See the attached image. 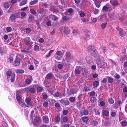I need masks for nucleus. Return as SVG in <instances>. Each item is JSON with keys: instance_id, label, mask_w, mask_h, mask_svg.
I'll return each instance as SVG.
<instances>
[{"instance_id": "1", "label": "nucleus", "mask_w": 127, "mask_h": 127, "mask_svg": "<svg viewBox=\"0 0 127 127\" xmlns=\"http://www.w3.org/2000/svg\"><path fill=\"white\" fill-rule=\"evenodd\" d=\"M60 30L62 33H63V32L66 35H67L70 32L69 29L66 27H62L60 28Z\"/></svg>"}, {"instance_id": "2", "label": "nucleus", "mask_w": 127, "mask_h": 127, "mask_svg": "<svg viewBox=\"0 0 127 127\" xmlns=\"http://www.w3.org/2000/svg\"><path fill=\"white\" fill-rule=\"evenodd\" d=\"M112 10L110 5L109 4H107L103 7L102 11L103 12H105L108 11H110Z\"/></svg>"}, {"instance_id": "3", "label": "nucleus", "mask_w": 127, "mask_h": 127, "mask_svg": "<svg viewBox=\"0 0 127 127\" xmlns=\"http://www.w3.org/2000/svg\"><path fill=\"white\" fill-rule=\"evenodd\" d=\"M96 61L97 64V66H98L100 64H101V63L103 60V58L102 56L99 55L96 58Z\"/></svg>"}, {"instance_id": "4", "label": "nucleus", "mask_w": 127, "mask_h": 127, "mask_svg": "<svg viewBox=\"0 0 127 127\" xmlns=\"http://www.w3.org/2000/svg\"><path fill=\"white\" fill-rule=\"evenodd\" d=\"M90 49V54L92 55L95 57V58L99 56L96 50L93 47H92Z\"/></svg>"}, {"instance_id": "5", "label": "nucleus", "mask_w": 127, "mask_h": 127, "mask_svg": "<svg viewBox=\"0 0 127 127\" xmlns=\"http://www.w3.org/2000/svg\"><path fill=\"white\" fill-rule=\"evenodd\" d=\"M65 59L68 62H71L73 59V57L70 53L67 52L66 54Z\"/></svg>"}, {"instance_id": "6", "label": "nucleus", "mask_w": 127, "mask_h": 127, "mask_svg": "<svg viewBox=\"0 0 127 127\" xmlns=\"http://www.w3.org/2000/svg\"><path fill=\"white\" fill-rule=\"evenodd\" d=\"M38 13L41 15L44 16L46 13V10L43 8H40L37 10Z\"/></svg>"}, {"instance_id": "7", "label": "nucleus", "mask_w": 127, "mask_h": 127, "mask_svg": "<svg viewBox=\"0 0 127 127\" xmlns=\"http://www.w3.org/2000/svg\"><path fill=\"white\" fill-rule=\"evenodd\" d=\"M117 30L119 31L120 35L122 37H123L126 34V32H124L123 30L120 28L119 27H117L116 28Z\"/></svg>"}, {"instance_id": "8", "label": "nucleus", "mask_w": 127, "mask_h": 127, "mask_svg": "<svg viewBox=\"0 0 127 127\" xmlns=\"http://www.w3.org/2000/svg\"><path fill=\"white\" fill-rule=\"evenodd\" d=\"M21 61V60L20 59L16 58L13 63V65L15 66H18L20 65Z\"/></svg>"}, {"instance_id": "9", "label": "nucleus", "mask_w": 127, "mask_h": 127, "mask_svg": "<svg viewBox=\"0 0 127 127\" xmlns=\"http://www.w3.org/2000/svg\"><path fill=\"white\" fill-rule=\"evenodd\" d=\"M82 69V68L80 67H77L74 72L75 75L76 76H77L79 74Z\"/></svg>"}, {"instance_id": "10", "label": "nucleus", "mask_w": 127, "mask_h": 127, "mask_svg": "<svg viewBox=\"0 0 127 127\" xmlns=\"http://www.w3.org/2000/svg\"><path fill=\"white\" fill-rule=\"evenodd\" d=\"M98 67L104 69L105 68H108V67L107 65V63L105 62L104 60L102 61V64L99 65Z\"/></svg>"}, {"instance_id": "11", "label": "nucleus", "mask_w": 127, "mask_h": 127, "mask_svg": "<svg viewBox=\"0 0 127 127\" xmlns=\"http://www.w3.org/2000/svg\"><path fill=\"white\" fill-rule=\"evenodd\" d=\"M24 42L26 45H29L30 43L31 39L28 37H26L24 39Z\"/></svg>"}, {"instance_id": "12", "label": "nucleus", "mask_w": 127, "mask_h": 127, "mask_svg": "<svg viewBox=\"0 0 127 127\" xmlns=\"http://www.w3.org/2000/svg\"><path fill=\"white\" fill-rule=\"evenodd\" d=\"M31 99L29 98H27L26 99L25 101L27 104V107H29L32 106V103L31 102Z\"/></svg>"}, {"instance_id": "13", "label": "nucleus", "mask_w": 127, "mask_h": 127, "mask_svg": "<svg viewBox=\"0 0 127 127\" xmlns=\"http://www.w3.org/2000/svg\"><path fill=\"white\" fill-rule=\"evenodd\" d=\"M17 15L16 14H12L11 15L9 19L11 20V21H15L16 18L17 17Z\"/></svg>"}, {"instance_id": "14", "label": "nucleus", "mask_w": 127, "mask_h": 127, "mask_svg": "<svg viewBox=\"0 0 127 127\" xmlns=\"http://www.w3.org/2000/svg\"><path fill=\"white\" fill-rule=\"evenodd\" d=\"M123 91L124 93L122 94V96L126 98L127 97V87H124L123 89Z\"/></svg>"}, {"instance_id": "15", "label": "nucleus", "mask_w": 127, "mask_h": 127, "mask_svg": "<svg viewBox=\"0 0 127 127\" xmlns=\"http://www.w3.org/2000/svg\"><path fill=\"white\" fill-rule=\"evenodd\" d=\"M99 17V20L101 21L108 20V18H107L106 16L105 15H101Z\"/></svg>"}, {"instance_id": "16", "label": "nucleus", "mask_w": 127, "mask_h": 127, "mask_svg": "<svg viewBox=\"0 0 127 127\" xmlns=\"http://www.w3.org/2000/svg\"><path fill=\"white\" fill-rule=\"evenodd\" d=\"M102 115L103 117L104 116L108 117L109 115V112L108 110H103L102 112Z\"/></svg>"}, {"instance_id": "17", "label": "nucleus", "mask_w": 127, "mask_h": 127, "mask_svg": "<svg viewBox=\"0 0 127 127\" xmlns=\"http://www.w3.org/2000/svg\"><path fill=\"white\" fill-rule=\"evenodd\" d=\"M53 95L55 97H59L60 98H62L63 96H65V95L62 94L61 93L60 94L58 92L56 93Z\"/></svg>"}, {"instance_id": "18", "label": "nucleus", "mask_w": 127, "mask_h": 127, "mask_svg": "<svg viewBox=\"0 0 127 127\" xmlns=\"http://www.w3.org/2000/svg\"><path fill=\"white\" fill-rule=\"evenodd\" d=\"M89 113V112L88 110L84 109L80 113V114L82 116L83 115L86 116L88 115Z\"/></svg>"}, {"instance_id": "19", "label": "nucleus", "mask_w": 127, "mask_h": 127, "mask_svg": "<svg viewBox=\"0 0 127 127\" xmlns=\"http://www.w3.org/2000/svg\"><path fill=\"white\" fill-rule=\"evenodd\" d=\"M110 3L112 5L114 6H117L120 5V4L116 0L114 1L113 2L110 0Z\"/></svg>"}, {"instance_id": "20", "label": "nucleus", "mask_w": 127, "mask_h": 127, "mask_svg": "<svg viewBox=\"0 0 127 127\" xmlns=\"http://www.w3.org/2000/svg\"><path fill=\"white\" fill-rule=\"evenodd\" d=\"M49 18L53 20L57 21L58 19V18L55 15L51 14L49 16Z\"/></svg>"}, {"instance_id": "21", "label": "nucleus", "mask_w": 127, "mask_h": 127, "mask_svg": "<svg viewBox=\"0 0 127 127\" xmlns=\"http://www.w3.org/2000/svg\"><path fill=\"white\" fill-rule=\"evenodd\" d=\"M43 122L45 123L48 124L49 122V119L47 116H44L42 117Z\"/></svg>"}, {"instance_id": "22", "label": "nucleus", "mask_w": 127, "mask_h": 127, "mask_svg": "<svg viewBox=\"0 0 127 127\" xmlns=\"http://www.w3.org/2000/svg\"><path fill=\"white\" fill-rule=\"evenodd\" d=\"M98 124V122L96 120H94L92 121L90 123V125L93 126H97Z\"/></svg>"}, {"instance_id": "23", "label": "nucleus", "mask_w": 127, "mask_h": 127, "mask_svg": "<svg viewBox=\"0 0 127 127\" xmlns=\"http://www.w3.org/2000/svg\"><path fill=\"white\" fill-rule=\"evenodd\" d=\"M15 74L14 73H13L11 75L10 80L12 82H13L14 81L15 79Z\"/></svg>"}, {"instance_id": "24", "label": "nucleus", "mask_w": 127, "mask_h": 127, "mask_svg": "<svg viewBox=\"0 0 127 127\" xmlns=\"http://www.w3.org/2000/svg\"><path fill=\"white\" fill-rule=\"evenodd\" d=\"M36 90L37 92H41L43 91L44 89L42 87L38 86L37 87Z\"/></svg>"}, {"instance_id": "25", "label": "nucleus", "mask_w": 127, "mask_h": 127, "mask_svg": "<svg viewBox=\"0 0 127 127\" xmlns=\"http://www.w3.org/2000/svg\"><path fill=\"white\" fill-rule=\"evenodd\" d=\"M15 72L17 74H23L24 72V71L22 69H18L15 70Z\"/></svg>"}, {"instance_id": "26", "label": "nucleus", "mask_w": 127, "mask_h": 127, "mask_svg": "<svg viewBox=\"0 0 127 127\" xmlns=\"http://www.w3.org/2000/svg\"><path fill=\"white\" fill-rule=\"evenodd\" d=\"M93 110L95 112L96 115H98L99 116L100 115V113L99 110L95 108Z\"/></svg>"}, {"instance_id": "27", "label": "nucleus", "mask_w": 127, "mask_h": 127, "mask_svg": "<svg viewBox=\"0 0 127 127\" xmlns=\"http://www.w3.org/2000/svg\"><path fill=\"white\" fill-rule=\"evenodd\" d=\"M82 121L86 123L88 121L89 119L87 117H84L82 118Z\"/></svg>"}, {"instance_id": "28", "label": "nucleus", "mask_w": 127, "mask_h": 127, "mask_svg": "<svg viewBox=\"0 0 127 127\" xmlns=\"http://www.w3.org/2000/svg\"><path fill=\"white\" fill-rule=\"evenodd\" d=\"M61 125L62 127H69V125L68 124H66L65 123L63 122L62 121L61 122Z\"/></svg>"}, {"instance_id": "29", "label": "nucleus", "mask_w": 127, "mask_h": 127, "mask_svg": "<svg viewBox=\"0 0 127 127\" xmlns=\"http://www.w3.org/2000/svg\"><path fill=\"white\" fill-rule=\"evenodd\" d=\"M34 18V17L33 16L31 15H29L28 19V22L29 23L32 22V20Z\"/></svg>"}, {"instance_id": "30", "label": "nucleus", "mask_w": 127, "mask_h": 127, "mask_svg": "<svg viewBox=\"0 0 127 127\" xmlns=\"http://www.w3.org/2000/svg\"><path fill=\"white\" fill-rule=\"evenodd\" d=\"M63 122L66 123L68 122L69 119L66 116H65L62 118Z\"/></svg>"}, {"instance_id": "31", "label": "nucleus", "mask_w": 127, "mask_h": 127, "mask_svg": "<svg viewBox=\"0 0 127 127\" xmlns=\"http://www.w3.org/2000/svg\"><path fill=\"white\" fill-rule=\"evenodd\" d=\"M72 33L73 35H77L79 34L80 33L78 31L75 30H73Z\"/></svg>"}, {"instance_id": "32", "label": "nucleus", "mask_w": 127, "mask_h": 127, "mask_svg": "<svg viewBox=\"0 0 127 127\" xmlns=\"http://www.w3.org/2000/svg\"><path fill=\"white\" fill-rule=\"evenodd\" d=\"M53 75L51 73H49L46 76V78L48 79H51L53 77Z\"/></svg>"}, {"instance_id": "33", "label": "nucleus", "mask_w": 127, "mask_h": 127, "mask_svg": "<svg viewBox=\"0 0 127 127\" xmlns=\"http://www.w3.org/2000/svg\"><path fill=\"white\" fill-rule=\"evenodd\" d=\"M107 77L108 79V80L109 83H112L113 82L114 79L112 78L109 76H107Z\"/></svg>"}, {"instance_id": "34", "label": "nucleus", "mask_w": 127, "mask_h": 127, "mask_svg": "<svg viewBox=\"0 0 127 127\" xmlns=\"http://www.w3.org/2000/svg\"><path fill=\"white\" fill-rule=\"evenodd\" d=\"M3 6L5 8H8L9 7L10 4L6 2L3 4Z\"/></svg>"}, {"instance_id": "35", "label": "nucleus", "mask_w": 127, "mask_h": 127, "mask_svg": "<svg viewBox=\"0 0 127 127\" xmlns=\"http://www.w3.org/2000/svg\"><path fill=\"white\" fill-rule=\"evenodd\" d=\"M81 71L82 72V74L83 75L86 74L88 73L87 70L85 68H82Z\"/></svg>"}, {"instance_id": "36", "label": "nucleus", "mask_w": 127, "mask_h": 127, "mask_svg": "<svg viewBox=\"0 0 127 127\" xmlns=\"http://www.w3.org/2000/svg\"><path fill=\"white\" fill-rule=\"evenodd\" d=\"M90 100L92 102L94 103L96 101V99L95 97H93L90 98Z\"/></svg>"}, {"instance_id": "37", "label": "nucleus", "mask_w": 127, "mask_h": 127, "mask_svg": "<svg viewBox=\"0 0 127 127\" xmlns=\"http://www.w3.org/2000/svg\"><path fill=\"white\" fill-rule=\"evenodd\" d=\"M37 0H34L31 1L30 3V4L31 5H34L38 2Z\"/></svg>"}, {"instance_id": "38", "label": "nucleus", "mask_w": 127, "mask_h": 127, "mask_svg": "<svg viewBox=\"0 0 127 127\" xmlns=\"http://www.w3.org/2000/svg\"><path fill=\"white\" fill-rule=\"evenodd\" d=\"M121 124L122 126H125L127 125V122L125 120L122 121L121 122Z\"/></svg>"}, {"instance_id": "39", "label": "nucleus", "mask_w": 127, "mask_h": 127, "mask_svg": "<svg viewBox=\"0 0 127 127\" xmlns=\"http://www.w3.org/2000/svg\"><path fill=\"white\" fill-rule=\"evenodd\" d=\"M16 98L17 101L19 102H20L21 101V100H22V97L21 96L19 95H17V94L16 95Z\"/></svg>"}, {"instance_id": "40", "label": "nucleus", "mask_w": 127, "mask_h": 127, "mask_svg": "<svg viewBox=\"0 0 127 127\" xmlns=\"http://www.w3.org/2000/svg\"><path fill=\"white\" fill-rule=\"evenodd\" d=\"M94 1L95 4L97 8H99L100 6V4L98 2L96 1Z\"/></svg>"}, {"instance_id": "41", "label": "nucleus", "mask_w": 127, "mask_h": 127, "mask_svg": "<svg viewBox=\"0 0 127 127\" xmlns=\"http://www.w3.org/2000/svg\"><path fill=\"white\" fill-rule=\"evenodd\" d=\"M107 24V23L105 22L104 23L101 24V26L102 29H104L105 28Z\"/></svg>"}, {"instance_id": "42", "label": "nucleus", "mask_w": 127, "mask_h": 127, "mask_svg": "<svg viewBox=\"0 0 127 127\" xmlns=\"http://www.w3.org/2000/svg\"><path fill=\"white\" fill-rule=\"evenodd\" d=\"M69 100L71 102H74L75 100V98L74 97H71L69 99Z\"/></svg>"}, {"instance_id": "43", "label": "nucleus", "mask_w": 127, "mask_h": 127, "mask_svg": "<svg viewBox=\"0 0 127 127\" xmlns=\"http://www.w3.org/2000/svg\"><path fill=\"white\" fill-rule=\"evenodd\" d=\"M34 120L36 122L38 123L40 122V119L39 117H36L34 118Z\"/></svg>"}, {"instance_id": "44", "label": "nucleus", "mask_w": 127, "mask_h": 127, "mask_svg": "<svg viewBox=\"0 0 127 127\" xmlns=\"http://www.w3.org/2000/svg\"><path fill=\"white\" fill-rule=\"evenodd\" d=\"M99 83L98 81H95L93 83V85L94 86L97 87L99 85Z\"/></svg>"}, {"instance_id": "45", "label": "nucleus", "mask_w": 127, "mask_h": 127, "mask_svg": "<svg viewBox=\"0 0 127 127\" xmlns=\"http://www.w3.org/2000/svg\"><path fill=\"white\" fill-rule=\"evenodd\" d=\"M60 9V8H55L52 10L53 12V13L58 12H59V10Z\"/></svg>"}, {"instance_id": "46", "label": "nucleus", "mask_w": 127, "mask_h": 127, "mask_svg": "<svg viewBox=\"0 0 127 127\" xmlns=\"http://www.w3.org/2000/svg\"><path fill=\"white\" fill-rule=\"evenodd\" d=\"M108 101L110 104H112L114 103V100L112 98H110L108 99Z\"/></svg>"}, {"instance_id": "47", "label": "nucleus", "mask_w": 127, "mask_h": 127, "mask_svg": "<svg viewBox=\"0 0 127 127\" xmlns=\"http://www.w3.org/2000/svg\"><path fill=\"white\" fill-rule=\"evenodd\" d=\"M110 114L112 117H115L116 115V112L113 111L112 110H111V112H110Z\"/></svg>"}, {"instance_id": "48", "label": "nucleus", "mask_w": 127, "mask_h": 127, "mask_svg": "<svg viewBox=\"0 0 127 127\" xmlns=\"http://www.w3.org/2000/svg\"><path fill=\"white\" fill-rule=\"evenodd\" d=\"M12 72L10 70L8 71H7L6 74L7 76H11V75H12Z\"/></svg>"}, {"instance_id": "49", "label": "nucleus", "mask_w": 127, "mask_h": 127, "mask_svg": "<svg viewBox=\"0 0 127 127\" xmlns=\"http://www.w3.org/2000/svg\"><path fill=\"white\" fill-rule=\"evenodd\" d=\"M27 2V0H24L23 1L21 2L20 4V6H22L23 5H25Z\"/></svg>"}, {"instance_id": "50", "label": "nucleus", "mask_w": 127, "mask_h": 127, "mask_svg": "<svg viewBox=\"0 0 127 127\" xmlns=\"http://www.w3.org/2000/svg\"><path fill=\"white\" fill-rule=\"evenodd\" d=\"M32 80V79L31 80L29 79H27L25 81L27 84H29L31 83V81Z\"/></svg>"}, {"instance_id": "51", "label": "nucleus", "mask_w": 127, "mask_h": 127, "mask_svg": "<svg viewBox=\"0 0 127 127\" xmlns=\"http://www.w3.org/2000/svg\"><path fill=\"white\" fill-rule=\"evenodd\" d=\"M31 60H33V61H34V64H35V65H36V66H37L38 65L39 62L37 61L36 60H35L34 59H31Z\"/></svg>"}, {"instance_id": "52", "label": "nucleus", "mask_w": 127, "mask_h": 127, "mask_svg": "<svg viewBox=\"0 0 127 127\" xmlns=\"http://www.w3.org/2000/svg\"><path fill=\"white\" fill-rule=\"evenodd\" d=\"M74 12V10L72 8H70L69 9L68 11L67 12L70 14H71L73 13Z\"/></svg>"}, {"instance_id": "53", "label": "nucleus", "mask_w": 127, "mask_h": 127, "mask_svg": "<svg viewBox=\"0 0 127 127\" xmlns=\"http://www.w3.org/2000/svg\"><path fill=\"white\" fill-rule=\"evenodd\" d=\"M121 21H122L125 25H127V19H126L124 20H120Z\"/></svg>"}, {"instance_id": "54", "label": "nucleus", "mask_w": 127, "mask_h": 127, "mask_svg": "<svg viewBox=\"0 0 127 127\" xmlns=\"http://www.w3.org/2000/svg\"><path fill=\"white\" fill-rule=\"evenodd\" d=\"M79 13L80 16L82 17H84L85 15V13L83 12H80Z\"/></svg>"}, {"instance_id": "55", "label": "nucleus", "mask_w": 127, "mask_h": 127, "mask_svg": "<svg viewBox=\"0 0 127 127\" xmlns=\"http://www.w3.org/2000/svg\"><path fill=\"white\" fill-rule=\"evenodd\" d=\"M54 51L53 50H50L48 54L46 56V57L47 58H48L49 57L51 56V53L53 52Z\"/></svg>"}, {"instance_id": "56", "label": "nucleus", "mask_w": 127, "mask_h": 127, "mask_svg": "<svg viewBox=\"0 0 127 127\" xmlns=\"http://www.w3.org/2000/svg\"><path fill=\"white\" fill-rule=\"evenodd\" d=\"M29 91H30L32 93H33L35 92V89L33 88H31L29 89Z\"/></svg>"}, {"instance_id": "57", "label": "nucleus", "mask_w": 127, "mask_h": 127, "mask_svg": "<svg viewBox=\"0 0 127 127\" xmlns=\"http://www.w3.org/2000/svg\"><path fill=\"white\" fill-rule=\"evenodd\" d=\"M57 67L59 69H61L63 68V66L61 64H59L58 65Z\"/></svg>"}, {"instance_id": "58", "label": "nucleus", "mask_w": 127, "mask_h": 127, "mask_svg": "<svg viewBox=\"0 0 127 127\" xmlns=\"http://www.w3.org/2000/svg\"><path fill=\"white\" fill-rule=\"evenodd\" d=\"M68 113V111L67 110H63V113L65 115H67Z\"/></svg>"}, {"instance_id": "59", "label": "nucleus", "mask_w": 127, "mask_h": 127, "mask_svg": "<svg viewBox=\"0 0 127 127\" xmlns=\"http://www.w3.org/2000/svg\"><path fill=\"white\" fill-rule=\"evenodd\" d=\"M49 105L48 103V102L45 101L43 103V106L45 107H47Z\"/></svg>"}, {"instance_id": "60", "label": "nucleus", "mask_w": 127, "mask_h": 127, "mask_svg": "<svg viewBox=\"0 0 127 127\" xmlns=\"http://www.w3.org/2000/svg\"><path fill=\"white\" fill-rule=\"evenodd\" d=\"M18 103L19 105H20L21 106L23 107H24L25 106V104L24 102H19Z\"/></svg>"}, {"instance_id": "61", "label": "nucleus", "mask_w": 127, "mask_h": 127, "mask_svg": "<svg viewBox=\"0 0 127 127\" xmlns=\"http://www.w3.org/2000/svg\"><path fill=\"white\" fill-rule=\"evenodd\" d=\"M61 2L62 4H66L67 2V0H61Z\"/></svg>"}, {"instance_id": "62", "label": "nucleus", "mask_w": 127, "mask_h": 127, "mask_svg": "<svg viewBox=\"0 0 127 127\" xmlns=\"http://www.w3.org/2000/svg\"><path fill=\"white\" fill-rule=\"evenodd\" d=\"M12 28L10 27H8L6 28V30L8 32H10L12 31Z\"/></svg>"}, {"instance_id": "63", "label": "nucleus", "mask_w": 127, "mask_h": 127, "mask_svg": "<svg viewBox=\"0 0 127 127\" xmlns=\"http://www.w3.org/2000/svg\"><path fill=\"white\" fill-rule=\"evenodd\" d=\"M13 58L11 57H9L8 58V61L10 63L13 62Z\"/></svg>"}, {"instance_id": "64", "label": "nucleus", "mask_w": 127, "mask_h": 127, "mask_svg": "<svg viewBox=\"0 0 127 127\" xmlns=\"http://www.w3.org/2000/svg\"><path fill=\"white\" fill-rule=\"evenodd\" d=\"M55 120L57 122H60L61 120V118L59 116H57L55 118Z\"/></svg>"}]
</instances>
